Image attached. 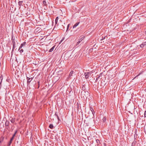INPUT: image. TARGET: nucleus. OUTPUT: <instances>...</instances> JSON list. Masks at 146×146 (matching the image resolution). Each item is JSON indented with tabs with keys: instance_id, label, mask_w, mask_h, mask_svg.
I'll list each match as a JSON object with an SVG mask.
<instances>
[{
	"instance_id": "7ed1b4c3",
	"label": "nucleus",
	"mask_w": 146,
	"mask_h": 146,
	"mask_svg": "<svg viewBox=\"0 0 146 146\" xmlns=\"http://www.w3.org/2000/svg\"><path fill=\"white\" fill-rule=\"evenodd\" d=\"M9 124L10 122L8 120L6 119L5 123V127H6V129H8V128H9Z\"/></svg>"
},
{
	"instance_id": "f03ea898",
	"label": "nucleus",
	"mask_w": 146,
	"mask_h": 146,
	"mask_svg": "<svg viewBox=\"0 0 146 146\" xmlns=\"http://www.w3.org/2000/svg\"><path fill=\"white\" fill-rule=\"evenodd\" d=\"M27 86H28L29 84H30V82L32 81V80L33 79L32 78H29L28 77H27Z\"/></svg>"
},
{
	"instance_id": "79ce46f5",
	"label": "nucleus",
	"mask_w": 146,
	"mask_h": 146,
	"mask_svg": "<svg viewBox=\"0 0 146 146\" xmlns=\"http://www.w3.org/2000/svg\"><path fill=\"white\" fill-rule=\"evenodd\" d=\"M70 24H69L67 26V27H69V26H70Z\"/></svg>"
},
{
	"instance_id": "ddd939ff",
	"label": "nucleus",
	"mask_w": 146,
	"mask_h": 146,
	"mask_svg": "<svg viewBox=\"0 0 146 146\" xmlns=\"http://www.w3.org/2000/svg\"><path fill=\"white\" fill-rule=\"evenodd\" d=\"M15 120V119L14 118H12L11 120V122L12 123H14Z\"/></svg>"
},
{
	"instance_id": "6e6552de",
	"label": "nucleus",
	"mask_w": 146,
	"mask_h": 146,
	"mask_svg": "<svg viewBox=\"0 0 146 146\" xmlns=\"http://www.w3.org/2000/svg\"><path fill=\"white\" fill-rule=\"evenodd\" d=\"M73 71H71L70 74H69V76H68V78H71V77L72 76V74H73Z\"/></svg>"
},
{
	"instance_id": "39448f33",
	"label": "nucleus",
	"mask_w": 146,
	"mask_h": 146,
	"mask_svg": "<svg viewBox=\"0 0 146 146\" xmlns=\"http://www.w3.org/2000/svg\"><path fill=\"white\" fill-rule=\"evenodd\" d=\"M23 1H19L18 2V4L19 5V9L21 7V6H23Z\"/></svg>"
},
{
	"instance_id": "37998d69",
	"label": "nucleus",
	"mask_w": 146,
	"mask_h": 146,
	"mask_svg": "<svg viewBox=\"0 0 146 146\" xmlns=\"http://www.w3.org/2000/svg\"><path fill=\"white\" fill-rule=\"evenodd\" d=\"M12 141H11V140H10V141L9 143H10L11 144L12 142Z\"/></svg>"
},
{
	"instance_id": "9d476101",
	"label": "nucleus",
	"mask_w": 146,
	"mask_h": 146,
	"mask_svg": "<svg viewBox=\"0 0 146 146\" xmlns=\"http://www.w3.org/2000/svg\"><path fill=\"white\" fill-rule=\"evenodd\" d=\"M90 110L92 112V114L94 115V114H95V112H94V110L93 108H92V107H90Z\"/></svg>"
},
{
	"instance_id": "e433bc0d",
	"label": "nucleus",
	"mask_w": 146,
	"mask_h": 146,
	"mask_svg": "<svg viewBox=\"0 0 146 146\" xmlns=\"http://www.w3.org/2000/svg\"><path fill=\"white\" fill-rule=\"evenodd\" d=\"M57 119H58V121H60V119L59 117L58 116H57Z\"/></svg>"
},
{
	"instance_id": "cd10ccee",
	"label": "nucleus",
	"mask_w": 146,
	"mask_h": 146,
	"mask_svg": "<svg viewBox=\"0 0 146 146\" xmlns=\"http://www.w3.org/2000/svg\"><path fill=\"white\" fill-rule=\"evenodd\" d=\"M84 37H82L81 38H80V39L79 40V41H80V42L82 41V40L84 39Z\"/></svg>"
},
{
	"instance_id": "9b49d317",
	"label": "nucleus",
	"mask_w": 146,
	"mask_h": 146,
	"mask_svg": "<svg viewBox=\"0 0 146 146\" xmlns=\"http://www.w3.org/2000/svg\"><path fill=\"white\" fill-rule=\"evenodd\" d=\"M85 84L83 85L82 86V90H83L84 91H85V90H86V88H85Z\"/></svg>"
},
{
	"instance_id": "72a5a7b5",
	"label": "nucleus",
	"mask_w": 146,
	"mask_h": 146,
	"mask_svg": "<svg viewBox=\"0 0 146 146\" xmlns=\"http://www.w3.org/2000/svg\"><path fill=\"white\" fill-rule=\"evenodd\" d=\"M80 41H79L78 42H77V43H76V45H78V44H79V43H80Z\"/></svg>"
},
{
	"instance_id": "2f4dec72",
	"label": "nucleus",
	"mask_w": 146,
	"mask_h": 146,
	"mask_svg": "<svg viewBox=\"0 0 146 146\" xmlns=\"http://www.w3.org/2000/svg\"><path fill=\"white\" fill-rule=\"evenodd\" d=\"M102 73H101L99 75H98L97 76H100H100H102Z\"/></svg>"
},
{
	"instance_id": "4468645a",
	"label": "nucleus",
	"mask_w": 146,
	"mask_h": 146,
	"mask_svg": "<svg viewBox=\"0 0 146 146\" xmlns=\"http://www.w3.org/2000/svg\"><path fill=\"white\" fill-rule=\"evenodd\" d=\"M49 127L51 129H52L54 128V127L53 125L52 124H51L49 125Z\"/></svg>"
},
{
	"instance_id": "2eb2a0df",
	"label": "nucleus",
	"mask_w": 146,
	"mask_h": 146,
	"mask_svg": "<svg viewBox=\"0 0 146 146\" xmlns=\"http://www.w3.org/2000/svg\"><path fill=\"white\" fill-rule=\"evenodd\" d=\"M58 17H57L56 19H55V24H57V22H58Z\"/></svg>"
},
{
	"instance_id": "f704fd0d",
	"label": "nucleus",
	"mask_w": 146,
	"mask_h": 146,
	"mask_svg": "<svg viewBox=\"0 0 146 146\" xmlns=\"http://www.w3.org/2000/svg\"><path fill=\"white\" fill-rule=\"evenodd\" d=\"M55 115L56 117H57V116H58L57 113V112H56L55 113Z\"/></svg>"
},
{
	"instance_id": "5701e85b",
	"label": "nucleus",
	"mask_w": 146,
	"mask_h": 146,
	"mask_svg": "<svg viewBox=\"0 0 146 146\" xmlns=\"http://www.w3.org/2000/svg\"><path fill=\"white\" fill-rule=\"evenodd\" d=\"M76 106L77 109L78 110L79 108V105L78 103H77L76 104Z\"/></svg>"
},
{
	"instance_id": "a211bd4d",
	"label": "nucleus",
	"mask_w": 146,
	"mask_h": 146,
	"mask_svg": "<svg viewBox=\"0 0 146 146\" xmlns=\"http://www.w3.org/2000/svg\"><path fill=\"white\" fill-rule=\"evenodd\" d=\"M3 80V76L2 75H1L0 77V82L1 81V82H2V80Z\"/></svg>"
},
{
	"instance_id": "09e8293b",
	"label": "nucleus",
	"mask_w": 146,
	"mask_h": 146,
	"mask_svg": "<svg viewBox=\"0 0 146 146\" xmlns=\"http://www.w3.org/2000/svg\"><path fill=\"white\" fill-rule=\"evenodd\" d=\"M45 1L46 0H44Z\"/></svg>"
},
{
	"instance_id": "c03bdc74",
	"label": "nucleus",
	"mask_w": 146,
	"mask_h": 146,
	"mask_svg": "<svg viewBox=\"0 0 146 146\" xmlns=\"http://www.w3.org/2000/svg\"><path fill=\"white\" fill-rule=\"evenodd\" d=\"M33 83H34V84H36V82L35 81H34V82H33Z\"/></svg>"
},
{
	"instance_id": "4be33fe9",
	"label": "nucleus",
	"mask_w": 146,
	"mask_h": 146,
	"mask_svg": "<svg viewBox=\"0 0 146 146\" xmlns=\"http://www.w3.org/2000/svg\"><path fill=\"white\" fill-rule=\"evenodd\" d=\"M13 50L14 48H15V44H13Z\"/></svg>"
},
{
	"instance_id": "c85d7f7f",
	"label": "nucleus",
	"mask_w": 146,
	"mask_h": 146,
	"mask_svg": "<svg viewBox=\"0 0 146 146\" xmlns=\"http://www.w3.org/2000/svg\"><path fill=\"white\" fill-rule=\"evenodd\" d=\"M137 135L135 133L134 135V137L135 139L137 137Z\"/></svg>"
},
{
	"instance_id": "f8f14e48",
	"label": "nucleus",
	"mask_w": 146,
	"mask_h": 146,
	"mask_svg": "<svg viewBox=\"0 0 146 146\" xmlns=\"http://www.w3.org/2000/svg\"><path fill=\"white\" fill-rule=\"evenodd\" d=\"M11 40H12V42L13 44H15V38H13V37H12V38H11Z\"/></svg>"
},
{
	"instance_id": "7c9ffc66",
	"label": "nucleus",
	"mask_w": 146,
	"mask_h": 146,
	"mask_svg": "<svg viewBox=\"0 0 146 146\" xmlns=\"http://www.w3.org/2000/svg\"><path fill=\"white\" fill-rule=\"evenodd\" d=\"M144 117H146V110L145 111L144 113Z\"/></svg>"
},
{
	"instance_id": "aec40b11",
	"label": "nucleus",
	"mask_w": 146,
	"mask_h": 146,
	"mask_svg": "<svg viewBox=\"0 0 146 146\" xmlns=\"http://www.w3.org/2000/svg\"><path fill=\"white\" fill-rule=\"evenodd\" d=\"M17 130L15 131V132L14 134L13 135V137H14L15 136L16 134L17 133Z\"/></svg>"
},
{
	"instance_id": "bb28decb",
	"label": "nucleus",
	"mask_w": 146,
	"mask_h": 146,
	"mask_svg": "<svg viewBox=\"0 0 146 146\" xmlns=\"http://www.w3.org/2000/svg\"><path fill=\"white\" fill-rule=\"evenodd\" d=\"M96 143H100V141L99 140L97 139L96 140Z\"/></svg>"
},
{
	"instance_id": "a878e982",
	"label": "nucleus",
	"mask_w": 146,
	"mask_h": 146,
	"mask_svg": "<svg viewBox=\"0 0 146 146\" xmlns=\"http://www.w3.org/2000/svg\"><path fill=\"white\" fill-rule=\"evenodd\" d=\"M19 51L21 53L23 52L24 51L23 50V49H20V50Z\"/></svg>"
},
{
	"instance_id": "1a4fd4ad",
	"label": "nucleus",
	"mask_w": 146,
	"mask_h": 146,
	"mask_svg": "<svg viewBox=\"0 0 146 146\" xmlns=\"http://www.w3.org/2000/svg\"><path fill=\"white\" fill-rule=\"evenodd\" d=\"M55 47V46H53L52 48H51L49 50V52H51L53 51Z\"/></svg>"
},
{
	"instance_id": "423d86ee",
	"label": "nucleus",
	"mask_w": 146,
	"mask_h": 146,
	"mask_svg": "<svg viewBox=\"0 0 146 146\" xmlns=\"http://www.w3.org/2000/svg\"><path fill=\"white\" fill-rule=\"evenodd\" d=\"M80 22H77L73 26V28L74 29L75 28H76L77 26L80 23Z\"/></svg>"
},
{
	"instance_id": "b1692460",
	"label": "nucleus",
	"mask_w": 146,
	"mask_h": 146,
	"mask_svg": "<svg viewBox=\"0 0 146 146\" xmlns=\"http://www.w3.org/2000/svg\"><path fill=\"white\" fill-rule=\"evenodd\" d=\"M4 138L3 137H2V138H1L0 139V143H1L2 142H3V139H4Z\"/></svg>"
},
{
	"instance_id": "a19ab883",
	"label": "nucleus",
	"mask_w": 146,
	"mask_h": 146,
	"mask_svg": "<svg viewBox=\"0 0 146 146\" xmlns=\"http://www.w3.org/2000/svg\"><path fill=\"white\" fill-rule=\"evenodd\" d=\"M69 27H67V29H66V32H67V31H68V29H69Z\"/></svg>"
},
{
	"instance_id": "49530a36",
	"label": "nucleus",
	"mask_w": 146,
	"mask_h": 146,
	"mask_svg": "<svg viewBox=\"0 0 146 146\" xmlns=\"http://www.w3.org/2000/svg\"><path fill=\"white\" fill-rule=\"evenodd\" d=\"M104 146H106V144L104 143Z\"/></svg>"
},
{
	"instance_id": "20e7f679",
	"label": "nucleus",
	"mask_w": 146,
	"mask_h": 146,
	"mask_svg": "<svg viewBox=\"0 0 146 146\" xmlns=\"http://www.w3.org/2000/svg\"><path fill=\"white\" fill-rule=\"evenodd\" d=\"M84 75L86 78L87 79L88 78L89 76L91 75V73L90 72L85 73L84 74Z\"/></svg>"
},
{
	"instance_id": "c756f323",
	"label": "nucleus",
	"mask_w": 146,
	"mask_h": 146,
	"mask_svg": "<svg viewBox=\"0 0 146 146\" xmlns=\"http://www.w3.org/2000/svg\"><path fill=\"white\" fill-rule=\"evenodd\" d=\"M22 47L23 46H22V45H21L19 47L18 50H20L21 49Z\"/></svg>"
},
{
	"instance_id": "0eeeda50",
	"label": "nucleus",
	"mask_w": 146,
	"mask_h": 146,
	"mask_svg": "<svg viewBox=\"0 0 146 146\" xmlns=\"http://www.w3.org/2000/svg\"><path fill=\"white\" fill-rule=\"evenodd\" d=\"M146 45V42H143L142 43V44L140 45V47L141 48H143L144 46Z\"/></svg>"
},
{
	"instance_id": "4c0bfd02",
	"label": "nucleus",
	"mask_w": 146,
	"mask_h": 146,
	"mask_svg": "<svg viewBox=\"0 0 146 146\" xmlns=\"http://www.w3.org/2000/svg\"><path fill=\"white\" fill-rule=\"evenodd\" d=\"M38 88H39V84H40V83H39V81H38Z\"/></svg>"
},
{
	"instance_id": "ea45409f",
	"label": "nucleus",
	"mask_w": 146,
	"mask_h": 146,
	"mask_svg": "<svg viewBox=\"0 0 146 146\" xmlns=\"http://www.w3.org/2000/svg\"><path fill=\"white\" fill-rule=\"evenodd\" d=\"M11 144V143H8L7 146H10Z\"/></svg>"
},
{
	"instance_id": "a18cd8bd",
	"label": "nucleus",
	"mask_w": 146,
	"mask_h": 146,
	"mask_svg": "<svg viewBox=\"0 0 146 146\" xmlns=\"http://www.w3.org/2000/svg\"><path fill=\"white\" fill-rule=\"evenodd\" d=\"M97 80V79H96V81H95V82H97V80Z\"/></svg>"
},
{
	"instance_id": "6ab92c4d",
	"label": "nucleus",
	"mask_w": 146,
	"mask_h": 146,
	"mask_svg": "<svg viewBox=\"0 0 146 146\" xmlns=\"http://www.w3.org/2000/svg\"><path fill=\"white\" fill-rule=\"evenodd\" d=\"M43 4H44V5L46 6L47 5V4H46V2L45 0H44L43 1Z\"/></svg>"
},
{
	"instance_id": "58836bf2",
	"label": "nucleus",
	"mask_w": 146,
	"mask_h": 146,
	"mask_svg": "<svg viewBox=\"0 0 146 146\" xmlns=\"http://www.w3.org/2000/svg\"><path fill=\"white\" fill-rule=\"evenodd\" d=\"M100 76H98V77H97V78H97V80H98V79H100Z\"/></svg>"
},
{
	"instance_id": "f3484780",
	"label": "nucleus",
	"mask_w": 146,
	"mask_h": 146,
	"mask_svg": "<svg viewBox=\"0 0 146 146\" xmlns=\"http://www.w3.org/2000/svg\"><path fill=\"white\" fill-rule=\"evenodd\" d=\"M135 142L136 141H134L132 143V146H134L135 144Z\"/></svg>"
},
{
	"instance_id": "473e14b6",
	"label": "nucleus",
	"mask_w": 146,
	"mask_h": 146,
	"mask_svg": "<svg viewBox=\"0 0 146 146\" xmlns=\"http://www.w3.org/2000/svg\"><path fill=\"white\" fill-rule=\"evenodd\" d=\"M14 137H13V136H12V137L11 138V139H10V140H11V141H13V139H14Z\"/></svg>"
},
{
	"instance_id": "393cba45",
	"label": "nucleus",
	"mask_w": 146,
	"mask_h": 146,
	"mask_svg": "<svg viewBox=\"0 0 146 146\" xmlns=\"http://www.w3.org/2000/svg\"><path fill=\"white\" fill-rule=\"evenodd\" d=\"M25 44H26V42H24L23 43L21 44V45H22V46H24Z\"/></svg>"
},
{
	"instance_id": "412c9836",
	"label": "nucleus",
	"mask_w": 146,
	"mask_h": 146,
	"mask_svg": "<svg viewBox=\"0 0 146 146\" xmlns=\"http://www.w3.org/2000/svg\"><path fill=\"white\" fill-rule=\"evenodd\" d=\"M102 120L104 122H105L106 120V118L105 117H104L102 119Z\"/></svg>"
},
{
	"instance_id": "dca6fc26",
	"label": "nucleus",
	"mask_w": 146,
	"mask_h": 146,
	"mask_svg": "<svg viewBox=\"0 0 146 146\" xmlns=\"http://www.w3.org/2000/svg\"><path fill=\"white\" fill-rule=\"evenodd\" d=\"M106 36H102V38L100 39V40H102L104 39L105 38V37Z\"/></svg>"
},
{
	"instance_id": "f257e3e1",
	"label": "nucleus",
	"mask_w": 146,
	"mask_h": 146,
	"mask_svg": "<svg viewBox=\"0 0 146 146\" xmlns=\"http://www.w3.org/2000/svg\"><path fill=\"white\" fill-rule=\"evenodd\" d=\"M81 95L83 96V97L85 98H87L89 96H90V94L88 91H84V92H81Z\"/></svg>"
},
{
	"instance_id": "de8ad7c7",
	"label": "nucleus",
	"mask_w": 146,
	"mask_h": 146,
	"mask_svg": "<svg viewBox=\"0 0 146 146\" xmlns=\"http://www.w3.org/2000/svg\"><path fill=\"white\" fill-rule=\"evenodd\" d=\"M145 33L146 34V31H145Z\"/></svg>"
},
{
	"instance_id": "c9c22d12",
	"label": "nucleus",
	"mask_w": 146,
	"mask_h": 146,
	"mask_svg": "<svg viewBox=\"0 0 146 146\" xmlns=\"http://www.w3.org/2000/svg\"><path fill=\"white\" fill-rule=\"evenodd\" d=\"M93 50V49L92 48H91L89 49V51L90 52H92V51Z\"/></svg>"
}]
</instances>
